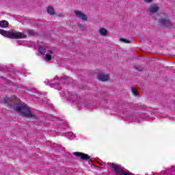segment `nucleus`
Segmentation results:
<instances>
[{"label":"nucleus","mask_w":175,"mask_h":175,"mask_svg":"<svg viewBox=\"0 0 175 175\" xmlns=\"http://www.w3.org/2000/svg\"><path fill=\"white\" fill-rule=\"evenodd\" d=\"M15 110L18 111L22 117H25L26 118H36V115L31 111V109L27 104H18Z\"/></svg>","instance_id":"nucleus-1"},{"label":"nucleus","mask_w":175,"mask_h":175,"mask_svg":"<svg viewBox=\"0 0 175 175\" xmlns=\"http://www.w3.org/2000/svg\"><path fill=\"white\" fill-rule=\"evenodd\" d=\"M0 34L5 36V38H8L9 39H25V38H27V35L20 31H14L13 30L5 31L3 29H1Z\"/></svg>","instance_id":"nucleus-2"},{"label":"nucleus","mask_w":175,"mask_h":175,"mask_svg":"<svg viewBox=\"0 0 175 175\" xmlns=\"http://www.w3.org/2000/svg\"><path fill=\"white\" fill-rule=\"evenodd\" d=\"M73 155L80 158L82 161H91V157L88 154L80 152H73Z\"/></svg>","instance_id":"nucleus-3"},{"label":"nucleus","mask_w":175,"mask_h":175,"mask_svg":"<svg viewBox=\"0 0 175 175\" xmlns=\"http://www.w3.org/2000/svg\"><path fill=\"white\" fill-rule=\"evenodd\" d=\"M159 23L167 28H173V23L169 19L162 18L159 20Z\"/></svg>","instance_id":"nucleus-4"},{"label":"nucleus","mask_w":175,"mask_h":175,"mask_svg":"<svg viewBox=\"0 0 175 175\" xmlns=\"http://www.w3.org/2000/svg\"><path fill=\"white\" fill-rule=\"evenodd\" d=\"M75 16L82 21H88V16L81 11H75Z\"/></svg>","instance_id":"nucleus-5"},{"label":"nucleus","mask_w":175,"mask_h":175,"mask_svg":"<svg viewBox=\"0 0 175 175\" xmlns=\"http://www.w3.org/2000/svg\"><path fill=\"white\" fill-rule=\"evenodd\" d=\"M4 103H6L8 106H10V107H12L13 105H14V103L13 102V99L11 97L5 96L3 98Z\"/></svg>","instance_id":"nucleus-6"},{"label":"nucleus","mask_w":175,"mask_h":175,"mask_svg":"<svg viewBox=\"0 0 175 175\" xmlns=\"http://www.w3.org/2000/svg\"><path fill=\"white\" fill-rule=\"evenodd\" d=\"M97 79L100 81H107L109 80V75L99 74Z\"/></svg>","instance_id":"nucleus-7"},{"label":"nucleus","mask_w":175,"mask_h":175,"mask_svg":"<svg viewBox=\"0 0 175 175\" xmlns=\"http://www.w3.org/2000/svg\"><path fill=\"white\" fill-rule=\"evenodd\" d=\"M46 12L48 14H51V16H54L55 14V11L54 10V8L52 6H49L46 8Z\"/></svg>","instance_id":"nucleus-8"},{"label":"nucleus","mask_w":175,"mask_h":175,"mask_svg":"<svg viewBox=\"0 0 175 175\" xmlns=\"http://www.w3.org/2000/svg\"><path fill=\"white\" fill-rule=\"evenodd\" d=\"M159 10V8L158 6L151 5L149 8V12L150 13H157Z\"/></svg>","instance_id":"nucleus-9"},{"label":"nucleus","mask_w":175,"mask_h":175,"mask_svg":"<svg viewBox=\"0 0 175 175\" xmlns=\"http://www.w3.org/2000/svg\"><path fill=\"white\" fill-rule=\"evenodd\" d=\"M0 26L1 27V28H6L9 27V22H8L7 21H1Z\"/></svg>","instance_id":"nucleus-10"},{"label":"nucleus","mask_w":175,"mask_h":175,"mask_svg":"<svg viewBox=\"0 0 175 175\" xmlns=\"http://www.w3.org/2000/svg\"><path fill=\"white\" fill-rule=\"evenodd\" d=\"M99 33L101 36H106V35H107V29L105 28H100Z\"/></svg>","instance_id":"nucleus-11"},{"label":"nucleus","mask_w":175,"mask_h":175,"mask_svg":"<svg viewBox=\"0 0 175 175\" xmlns=\"http://www.w3.org/2000/svg\"><path fill=\"white\" fill-rule=\"evenodd\" d=\"M131 91L133 95H135V96H137L139 95V91H137V88H136L135 87H132Z\"/></svg>","instance_id":"nucleus-12"},{"label":"nucleus","mask_w":175,"mask_h":175,"mask_svg":"<svg viewBox=\"0 0 175 175\" xmlns=\"http://www.w3.org/2000/svg\"><path fill=\"white\" fill-rule=\"evenodd\" d=\"M38 51L40 53V54H46V49H44V48H43L42 46H40L38 49Z\"/></svg>","instance_id":"nucleus-13"},{"label":"nucleus","mask_w":175,"mask_h":175,"mask_svg":"<svg viewBox=\"0 0 175 175\" xmlns=\"http://www.w3.org/2000/svg\"><path fill=\"white\" fill-rule=\"evenodd\" d=\"M121 42H123V43H131V40H126L125 38H120Z\"/></svg>","instance_id":"nucleus-14"},{"label":"nucleus","mask_w":175,"mask_h":175,"mask_svg":"<svg viewBox=\"0 0 175 175\" xmlns=\"http://www.w3.org/2000/svg\"><path fill=\"white\" fill-rule=\"evenodd\" d=\"M45 58H46V61H51V55L46 54Z\"/></svg>","instance_id":"nucleus-15"},{"label":"nucleus","mask_w":175,"mask_h":175,"mask_svg":"<svg viewBox=\"0 0 175 175\" xmlns=\"http://www.w3.org/2000/svg\"><path fill=\"white\" fill-rule=\"evenodd\" d=\"M27 33H29V35H33L35 33V32H33V30L28 29L27 30Z\"/></svg>","instance_id":"nucleus-16"},{"label":"nucleus","mask_w":175,"mask_h":175,"mask_svg":"<svg viewBox=\"0 0 175 175\" xmlns=\"http://www.w3.org/2000/svg\"><path fill=\"white\" fill-rule=\"evenodd\" d=\"M78 26L79 27V28L81 29V28H83V24L81 23H78Z\"/></svg>","instance_id":"nucleus-17"},{"label":"nucleus","mask_w":175,"mask_h":175,"mask_svg":"<svg viewBox=\"0 0 175 175\" xmlns=\"http://www.w3.org/2000/svg\"><path fill=\"white\" fill-rule=\"evenodd\" d=\"M144 2H146V3H150V2H152V0H144Z\"/></svg>","instance_id":"nucleus-18"},{"label":"nucleus","mask_w":175,"mask_h":175,"mask_svg":"<svg viewBox=\"0 0 175 175\" xmlns=\"http://www.w3.org/2000/svg\"><path fill=\"white\" fill-rule=\"evenodd\" d=\"M137 70H139V72H142L143 70L142 69H138L137 67H135Z\"/></svg>","instance_id":"nucleus-19"},{"label":"nucleus","mask_w":175,"mask_h":175,"mask_svg":"<svg viewBox=\"0 0 175 175\" xmlns=\"http://www.w3.org/2000/svg\"><path fill=\"white\" fill-rule=\"evenodd\" d=\"M48 53H51H51H53V51L49 50V51H48Z\"/></svg>","instance_id":"nucleus-20"},{"label":"nucleus","mask_w":175,"mask_h":175,"mask_svg":"<svg viewBox=\"0 0 175 175\" xmlns=\"http://www.w3.org/2000/svg\"><path fill=\"white\" fill-rule=\"evenodd\" d=\"M59 17H62V14H59Z\"/></svg>","instance_id":"nucleus-21"}]
</instances>
